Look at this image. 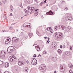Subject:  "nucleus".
Here are the masks:
<instances>
[{"label":"nucleus","mask_w":73,"mask_h":73,"mask_svg":"<svg viewBox=\"0 0 73 73\" xmlns=\"http://www.w3.org/2000/svg\"><path fill=\"white\" fill-rule=\"evenodd\" d=\"M28 11L27 10L25 9H24V11L25 12V13L26 15L23 16H26L27 15V14L28 13H27L28 12L29 13H30L32 14V13H33V12H34V11H35V7H28Z\"/></svg>","instance_id":"1"},{"label":"nucleus","mask_w":73,"mask_h":73,"mask_svg":"<svg viewBox=\"0 0 73 73\" xmlns=\"http://www.w3.org/2000/svg\"><path fill=\"white\" fill-rule=\"evenodd\" d=\"M55 36L57 38L58 40H60L61 38V35H62V33L60 32H57L55 34Z\"/></svg>","instance_id":"2"},{"label":"nucleus","mask_w":73,"mask_h":73,"mask_svg":"<svg viewBox=\"0 0 73 73\" xmlns=\"http://www.w3.org/2000/svg\"><path fill=\"white\" fill-rule=\"evenodd\" d=\"M5 52L2 51L1 52V54H0V58L3 59L4 57H5Z\"/></svg>","instance_id":"3"},{"label":"nucleus","mask_w":73,"mask_h":73,"mask_svg":"<svg viewBox=\"0 0 73 73\" xmlns=\"http://www.w3.org/2000/svg\"><path fill=\"white\" fill-rule=\"evenodd\" d=\"M14 47L13 46H10L7 49V52L8 53H11L13 51Z\"/></svg>","instance_id":"4"},{"label":"nucleus","mask_w":73,"mask_h":73,"mask_svg":"<svg viewBox=\"0 0 73 73\" xmlns=\"http://www.w3.org/2000/svg\"><path fill=\"white\" fill-rule=\"evenodd\" d=\"M15 56H10L9 58V60L10 61H11V62H13V61H14L15 60Z\"/></svg>","instance_id":"5"},{"label":"nucleus","mask_w":73,"mask_h":73,"mask_svg":"<svg viewBox=\"0 0 73 73\" xmlns=\"http://www.w3.org/2000/svg\"><path fill=\"white\" fill-rule=\"evenodd\" d=\"M42 65H44V64H42L39 67V69L40 70H41L42 72H43V70H44V68H45V67L43 66L42 67Z\"/></svg>","instance_id":"6"},{"label":"nucleus","mask_w":73,"mask_h":73,"mask_svg":"<svg viewBox=\"0 0 73 73\" xmlns=\"http://www.w3.org/2000/svg\"><path fill=\"white\" fill-rule=\"evenodd\" d=\"M19 39L16 38V37H13L12 38V41H15V42H17L18 41H19Z\"/></svg>","instance_id":"7"},{"label":"nucleus","mask_w":73,"mask_h":73,"mask_svg":"<svg viewBox=\"0 0 73 73\" xmlns=\"http://www.w3.org/2000/svg\"><path fill=\"white\" fill-rule=\"evenodd\" d=\"M52 45L53 48H56V43L55 42H52Z\"/></svg>","instance_id":"8"},{"label":"nucleus","mask_w":73,"mask_h":73,"mask_svg":"<svg viewBox=\"0 0 73 73\" xmlns=\"http://www.w3.org/2000/svg\"><path fill=\"white\" fill-rule=\"evenodd\" d=\"M53 14V13L51 11H50L49 12L46 13V15H52Z\"/></svg>","instance_id":"9"},{"label":"nucleus","mask_w":73,"mask_h":73,"mask_svg":"<svg viewBox=\"0 0 73 73\" xmlns=\"http://www.w3.org/2000/svg\"><path fill=\"white\" fill-rule=\"evenodd\" d=\"M60 68L61 72H63V71H64V68H63L62 66H61L60 67Z\"/></svg>","instance_id":"10"},{"label":"nucleus","mask_w":73,"mask_h":73,"mask_svg":"<svg viewBox=\"0 0 73 73\" xmlns=\"http://www.w3.org/2000/svg\"><path fill=\"white\" fill-rule=\"evenodd\" d=\"M9 65V64L8 62H7L5 63V66L6 68H7V67H8Z\"/></svg>","instance_id":"11"},{"label":"nucleus","mask_w":73,"mask_h":73,"mask_svg":"<svg viewBox=\"0 0 73 73\" xmlns=\"http://www.w3.org/2000/svg\"><path fill=\"white\" fill-rule=\"evenodd\" d=\"M10 10L11 12H12L13 11V7L12 5H10Z\"/></svg>","instance_id":"12"},{"label":"nucleus","mask_w":73,"mask_h":73,"mask_svg":"<svg viewBox=\"0 0 73 73\" xmlns=\"http://www.w3.org/2000/svg\"><path fill=\"white\" fill-rule=\"evenodd\" d=\"M68 66L69 67V68H72L73 67V65L71 64H69L68 65Z\"/></svg>","instance_id":"13"},{"label":"nucleus","mask_w":73,"mask_h":73,"mask_svg":"<svg viewBox=\"0 0 73 73\" xmlns=\"http://www.w3.org/2000/svg\"><path fill=\"white\" fill-rule=\"evenodd\" d=\"M58 53H59L60 54H61V53H62V51H61V50L58 49Z\"/></svg>","instance_id":"14"},{"label":"nucleus","mask_w":73,"mask_h":73,"mask_svg":"<svg viewBox=\"0 0 73 73\" xmlns=\"http://www.w3.org/2000/svg\"><path fill=\"white\" fill-rule=\"evenodd\" d=\"M29 36L30 38H31L32 36L33 35V34L32 33H30L29 34Z\"/></svg>","instance_id":"15"},{"label":"nucleus","mask_w":73,"mask_h":73,"mask_svg":"<svg viewBox=\"0 0 73 73\" xmlns=\"http://www.w3.org/2000/svg\"><path fill=\"white\" fill-rule=\"evenodd\" d=\"M24 1L26 3H29V0H24Z\"/></svg>","instance_id":"16"},{"label":"nucleus","mask_w":73,"mask_h":73,"mask_svg":"<svg viewBox=\"0 0 73 73\" xmlns=\"http://www.w3.org/2000/svg\"><path fill=\"white\" fill-rule=\"evenodd\" d=\"M37 15H38V12H35V16H37Z\"/></svg>","instance_id":"17"},{"label":"nucleus","mask_w":73,"mask_h":73,"mask_svg":"<svg viewBox=\"0 0 73 73\" xmlns=\"http://www.w3.org/2000/svg\"><path fill=\"white\" fill-rule=\"evenodd\" d=\"M31 64H32V65H36V63H35V61L34 62H31Z\"/></svg>","instance_id":"18"},{"label":"nucleus","mask_w":73,"mask_h":73,"mask_svg":"<svg viewBox=\"0 0 73 73\" xmlns=\"http://www.w3.org/2000/svg\"><path fill=\"white\" fill-rule=\"evenodd\" d=\"M25 70H26V72H28V68L27 67H25Z\"/></svg>","instance_id":"19"},{"label":"nucleus","mask_w":73,"mask_h":73,"mask_svg":"<svg viewBox=\"0 0 73 73\" xmlns=\"http://www.w3.org/2000/svg\"><path fill=\"white\" fill-rule=\"evenodd\" d=\"M2 1L4 4H5L7 2V0H2Z\"/></svg>","instance_id":"20"},{"label":"nucleus","mask_w":73,"mask_h":73,"mask_svg":"<svg viewBox=\"0 0 73 73\" xmlns=\"http://www.w3.org/2000/svg\"><path fill=\"white\" fill-rule=\"evenodd\" d=\"M21 62H18V64L19 66H21Z\"/></svg>","instance_id":"21"},{"label":"nucleus","mask_w":73,"mask_h":73,"mask_svg":"<svg viewBox=\"0 0 73 73\" xmlns=\"http://www.w3.org/2000/svg\"><path fill=\"white\" fill-rule=\"evenodd\" d=\"M62 28L63 30H64V29H65L66 28L65 26H64L63 25L62 26Z\"/></svg>","instance_id":"22"},{"label":"nucleus","mask_w":73,"mask_h":73,"mask_svg":"<svg viewBox=\"0 0 73 73\" xmlns=\"http://www.w3.org/2000/svg\"><path fill=\"white\" fill-rule=\"evenodd\" d=\"M66 53H67L66 55L67 56H69V55H70V54H71V53L70 52H66Z\"/></svg>","instance_id":"23"},{"label":"nucleus","mask_w":73,"mask_h":73,"mask_svg":"<svg viewBox=\"0 0 73 73\" xmlns=\"http://www.w3.org/2000/svg\"><path fill=\"white\" fill-rule=\"evenodd\" d=\"M24 63L23 62H21V66H24Z\"/></svg>","instance_id":"24"},{"label":"nucleus","mask_w":73,"mask_h":73,"mask_svg":"<svg viewBox=\"0 0 73 73\" xmlns=\"http://www.w3.org/2000/svg\"><path fill=\"white\" fill-rule=\"evenodd\" d=\"M53 60L54 61H56V60H57V59L56 58V57H54V59H53Z\"/></svg>","instance_id":"25"},{"label":"nucleus","mask_w":73,"mask_h":73,"mask_svg":"<svg viewBox=\"0 0 73 73\" xmlns=\"http://www.w3.org/2000/svg\"><path fill=\"white\" fill-rule=\"evenodd\" d=\"M48 39L47 40V42L48 43H49V42H50V41H49V40H50V39L49 38H48Z\"/></svg>","instance_id":"26"},{"label":"nucleus","mask_w":73,"mask_h":73,"mask_svg":"<svg viewBox=\"0 0 73 73\" xmlns=\"http://www.w3.org/2000/svg\"><path fill=\"white\" fill-rule=\"evenodd\" d=\"M5 44H8V42L7 40V41H5Z\"/></svg>","instance_id":"27"},{"label":"nucleus","mask_w":73,"mask_h":73,"mask_svg":"<svg viewBox=\"0 0 73 73\" xmlns=\"http://www.w3.org/2000/svg\"><path fill=\"white\" fill-rule=\"evenodd\" d=\"M14 67L15 68V69H16V70L18 69V67H17V66H15Z\"/></svg>","instance_id":"28"},{"label":"nucleus","mask_w":73,"mask_h":73,"mask_svg":"<svg viewBox=\"0 0 73 73\" xmlns=\"http://www.w3.org/2000/svg\"><path fill=\"white\" fill-rule=\"evenodd\" d=\"M69 49L70 50H72V46L69 47Z\"/></svg>","instance_id":"29"},{"label":"nucleus","mask_w":73,"mask_h":73,"mask_svg":"<svg viewBox=\"0 0 73 73\" xmlns=\"http://www.w3.org/2000/svg\"><path fill=\"white\" fill-rule=\"evenodd\" d=\"M19 5L20 7H21V8H23V6H22V4H21V3H20Z\"/></svg>","instance_id":"30"},{"label":"nucleus","mask_w":73,"mask_h":73,"mask_svg":"<svg viewBox=\"0 0 73 73\" xmlns=\"http://www.w3.org/2000/svg\"><path fill=\"white\" fill-rule=\"evenodd\" d=\"M3 64V62L0 61V65Z\"/></svg>","instance_id":"31"},{"label":"nucleus","mask_w":73,"mask_h":73,"mask_svg":"<svg viewBox=\"0 0 73 73\" xmlns=\"http://www.w3.org/2000/svg\"><path fill=\"white\" fill-rule=\"evenodd\" d=\"M34 60H33V59H31V62H34Z\"/></svg>","instance_id":"32"},{"label":"nucleus","mask_w":73,"mask_h":73,"mask_svg":"<svg viewBox=\"0 0 73 73\" xmlns=\"http://www.w3.org/2000/svg\"><path fill=\"white\" fill-rule=\"evenodd\" d=\"M69 72L70 73H73V71H72V70H70L69 71Z\"/></svg>","instance_id":"33"},{"label":"nucleus","mask_w":73,"mask_h":73,"mask_svg":"<svg viewBox=\"0 0 73 73\" xmlns=\"http://www.w3.org/2000/svg\"><path fill=\"white\" fill-rule=\"evenodd\" d=\"M34 62H35V64H37V60H36V59H35V61H34Z\"/></svg>","instance_id":"34"},{"label":"nucleus","mask_w":73,"mask_h":73,"mask_svg":"<svg viewBox=\"0 0 73 73\" xmlns=\"http://www.w3.org/2000/svg\"><path fill=\"white\" fill-rule=\"evenodd\" d=\"M36 46V48L37 49L38 48H40V47L38 45H37Z\"/></svg>","instance_id":"35"},{"label":"nucleus","mask_w":73,"mask_h":73,"mask_svg":"<svg viewBox=\"0 0 73 73\" xmlns=\"http://www.w3.org/2000/svg\"><path fill=\"white\" fill-rule=\"evenodd\" d=\"M43 53L44 54H46L47 52L46 51H44V52H43Z\"/></svg>","instance_id":"36"},{"label":"nucleus","mask_w":73,"mask_h":73,"mask_svg":"<svg viewBox=\"0 0 73 73\" xmlns=\"http://www.w3.org/2000/svg\"><path fill=\"white\" fill-rule=\"evenodd\" d=\"M57 26H56L55 27V30H57Z\"/></svg>","instance_id":"37"},{"label":"nucleus","mask_w":73,"mask_h":73,"mask_svg":"<svg viewBox=\"0 0 73 73\" xmlns=\"http://www.w3.org/2000/svg\"><path fill=\"white\" fill-rule=\"evenodd\" d=\"M62 26H63V25H60L59 26V27L60 28H62Z\"/></svg>","instance_id":"38"},{"label":"nucleus","mask_w":73,"mask_h":73,"mask_svg":"<svg viewBox=\"0 0 73 73\" xmlns=\"http://www.w3.org/2000/svg\"><path fill=\"white\" fill-rule=\"evenodd\" d=\"M13 28V27H9V29H12Z\"/></svg>","instance_id":"39"},{"label":"nucleus","mask_w":73,"mask_h":73,"mask_svg":"<svg viewBox=\"0 0 73 73\" xmlns=\"http://www.w3.org/2000/svg\"><path fill=\"white\" fill-rule=\"evenodd\" d=\"M23 26L24 27H26V25H25V24H24Z\"/></svg>","instance_id":"40"},{"label":"nucleus","mask_w":73,"mask_h":73,"mask_svg":"<svg viewBox=\"0 0 73 73\" xmlns=\"http://www.w3.org/2000/svg\"><path fill=\"white\" fill-rule=\"evenodd\" d=\"M34 57H36V54H34L33 56Z\"/></svg>","instance_id":"41"},{"label":"nucleus","mask_w":73,"mask_h":73,"mask_svg":"<svg viewBox=\"0 0 73 73\" xmlns=\"http://www.w3.org/2000/svg\"><path fill=\"white\" fill-rule=\"evenodd\" d=\"M42 3H43V2H42L41 3H40V5L41 6L42 5Z\"/></svg>","instance_id":"42"},{"label":"nucleus","mask_w":73,"mask_h":73,"mask_svg":"<svg viewBox=\"0 0 73 73\" xmlns=\"http://www.w3.org/2000/svg\"><path fill=\"white\" fill-rule=\"evenodd\" d=\"M60 48H62V45H60Z\"/></svg>","instance_id":"43"},{"label":"nucleus","mask_w":73,"mask_h":73,"mask_svg":"<svg viewBox=\"0 0 73 73\" xmlns=\"http://www.w3.org/2000/svg\"><path fill=\"white\" fill-rule=\"evenodd\" d=\"M65 11H67L68 10V8L66 7V8L65 9Z\"/></svg>","instance_id":"44"},{"label":"nucleus","mask_w":73,"mask_h":73,"mask_svg":"<svg viewBox=\"0 0 73 73\" xmlns=\"http://www.w3.org/2000/svg\"><path fill=\"white\" fill-rule=\"evenodd\" d=\"M37 51H39V50H40V48H38L37 49H36Z\"/></svg>","instance_id":"45"},{"label":"nucleus","mask_w":73,"mask_h":73,"mask_svg":"<svg viewBox=\"0 0 73 73\" xmlns=\"http://www.w3.org/2000/svg\"><path fill=\"white\" fill-rule=\"evenodd\" d=\"M13 15H12V13H11L10 14V16H12Z\"/></svg>","instance_id":"46"},{"label":"nucleus","mask_w":73,"mask_h":73,"mask_svg":"<svg viewBox=\"0 0 73 73\" xmlns=\"http://www.w3.org/2000/svg\"><path fill=\"white\" fill-rule=\"evenodd\" d=\"M32 59H33V60H34V61H35V60H36V59L34 58H32Z\"/></svg>","instance_id":"47"},{"label":"nucleus","mask_w":73,"mask_h":73,"mask_svg":"<svg viewBox=\"0 0 73 73\" xmlns=\"http://www.w3.org/2000/svg\"><path fill=\"white\" fill-rule=\"evenodd\" d=\"M26 63L27 64H29V61H28V60H27Z\"/></svg>","instance_id":"48"},{"label":"nucleus","mask_w":73,"mask_h":73,"mask_svg":"<svg viewBox=\"0 0 73 73\" xmlns=\"http://www.w3.org/2000/svg\"><path fill=\"white\" fill-rule=\"evenodd\" d=\"M44 3H46V0H45V1H44Z\"/></svg>","instance_id":"49"},{"label":"nucleus","mask_w":73,"mask_h":73,"mask_svg":"<svg viewBox=\"0 0 73 73\" xmlns=\"http://www.w3.org/2000/svg\"><path fill=\"white\" fill-rule=\"evenodd\" d=\"M15 25V23H12L11 25Z\"/></svg>","instance_id":"50"},{"label":"nucleus","mask_w":73,"mask_h":73,"mask_svg":"<svg viewBox=\"0 0 73 73\" xmlns=\"http://www.w3.org/2000/svg\"><path fill=\"white\" fill-rule=\"evenodd\" d=\"M36 33L37 34V35H38V34H39V33L38 32H36Z\"/></svg>","instance_id":"51"},{"label":"nucleus","mask_w":73,"mask_h":73,"mask_svg":"<svg viewBox=\"0 0 73 73\" xmlns=\"http://www.w3.org/2000/svg\"><path fill=\"white\" fill-rule=\"evenodd\" d=\"M23 33L21 32V35H23Z\"/></svg>","instance_id":"52"},{"label":"nucleus","mask_w":73,"mask_h":73,"mask_svg":"<svg viewBox=\"0 0 73 73\" xmlns=\"http://www.w3.org/2000/svg\"><path fill=\"white\" fill-rule=\"evenodd\" d=\"M38 10V9H37L35 10V12H38L37 11V10Z\"/></svg>","instance_id":"53"},{"label":"nucleus","mask_w":73,"mask_h":73,"mask_svg":"<svg viewBox=\"0 0 73 73\" xmlns=\"http://www.w3.org/2000/svg\"><path fill=\"white\" fill-rule=\"evenodd\" d=\"M26 27H29V25H27Z\"/></svg>","instance_id":"54"},{"label":"nucleus","mask_w":73,"mask_h":73,"mask_svg":"<svg viewBox=\"0 0 73 73\" xmlns=\"http://www.w3.org/2000/svg\"><path fill=\"white\" fill-rule=\"evenodd\" d=\"M33 45H34V46H35V45H36L35 46H37V44H34Z\"/></svg>","instance_id":"55"},{"label":"nucleus","mask_w":73,"mask_h":73,"mask_svg":"<svg viewBox=\"0 0 73 73\" xmlns=\"http://www.w3.org/2000/svg\"><path fill=\"white\" fill-rule=\"evenodd\" d=\"M7 32V31L5 30H4V32Z\"/></svg>","instance_id":"56"},{"label":"nucleus","mask_w":73,"mask_h":73,"mask_svg":"<svg viewBox=\"0 0 73 73\" xmlns=\"http://www.w3.org/2000/svg\"><path fill=\"white\" fill-rule=\"evenodd\" d=\"M44 38L45 39H46L47 38V37H44Z\"/></svg>","instance_id":"57"},{"label":"nucleus","mask_w":73,"mask_h":73,"mask_svg":"<svg viewBox=\"0 0 73 73\" xmlns=\"http://www.w3.org/2000/svg\"><path fill=\"white\" fill-rule=\"evenodd\" d=\"M9 39H7V41L8 42L9 41Z\"/></svg>","instance_id":"58"},{"label":"nucleus","mask_w":73,"mask_h":73,"mask_svg":"<svg viewBox=\"0 0 73 73\" xmlns=\"http://www.w3.org/2000/svg\"><path fill=\"white\" fill-rule=\"evenodd\" d=\"M36 3H38V1L37 0H36Z\"/></svg>","instance_id":"59"},{"label":"nucleus","mask_w":73,"mask_h":73,"mask_svg":"<svg viewBox=\"0 0 73 73\" xmlns=\"http://www.w3.org/2000/svg\"><path fill=\"white\" fill-rule=\"evenodd\" d=\"M39 56H40V57H41V55H40V54H39Z\"/></svg>","instance_id":"60"},{"label":"nucleus","mask_w":73,"mask_h":73,"mask_svg":"<svg viewBox=\"0 0 73 73\" xmlns=\"http://www.w3.org/2000/svg\"><path fill=\"white\" fill-rule=\"evenodd\" d=\"M65 46L64 45V46H63V48H65Z\"/></svg>","instance_id":"61"},{"label":"nucleus","mask_w":73,"mask_h":73,"mask_svg":"<svg viewBox=\"0 0 73 73\" xmlns=\"http://www.w3.org/2000/svg\"><path fill=\"white\" fill-rule=\"evenodd\" d=\"M54 73H56V71H55L54 72Z\"/></svg>","instance_id":"62"},{"label":"nucleus","mask_w":73,"mask_h":73,"mask_svg":"<svg viewBox=\"0 0 73 73\" xmlns=\"http://www.w3.org/2000/svg\"><path fill=\"white\" fill-rule=\"evenodd\" d=\"M5 73H9V72H6Z\"/></svg>","instance_id":"63"},{"label":"nucleus","mask_w":73,"mask_h":73,"mask_svg":"<svg viewBox=\"0 0 73 73\" xmlns=\"http://www.w3.org/2000/svg\"><path fill=\"white\" fill-rule=\"evenodd\" d=\"M2 32H4V30H3L2 31Z\"/></svg>","instance_id":"64"}]
</instances>
